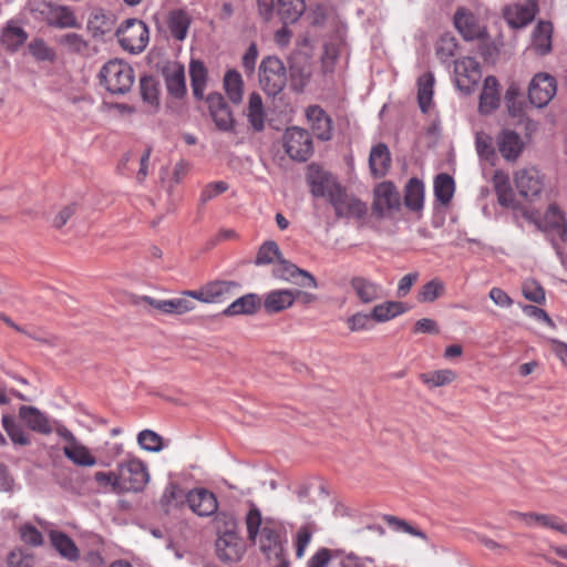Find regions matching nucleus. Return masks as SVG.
I'll use <instances>...</instances> for the list:
<instances>
[{"instance_id": "obj_23", "label": "nucleus", "mask_w": 567, "mask_h": 567, "mask_svg": "<svg viewBox=\"0 0 567 567\" xmlns=\"http://www.w3.org/2000/svg\"><path fill=\"white\" fill-rule=\"evenodd\" d=\"M19 416L22 422L34 432L50 434L53 431L49 417L34 406H20Z\"/></svg>"}, {"instance_id": "obj_48", "label": "nucleus", "mask_w": 567, "mask_h": 567, "mask_svg": "<svg viewBox=\"0 0 567 567\" xmlns=\"http://www.w3.org/2000/svg\"><path fill=\"white\" fill-rule=\"evenodd\" d=\"M137 443L141 449L148 452H159L163 449V439L152 430H143L137 434Z\"/></svg>"}, {"instance_id": "obj_19", "label": "nucleus", "mask_w": 567, "mask_h": 567, "mask_svg": "<svg viewBox=\"0 0 567 567\" xmlns=\"http://www.w3.org/2000/svg\"><path fill=\"white\" fill-rule=\"evenodd\" d=\"M190 297L184 296L182 297L158 300L152 297L145 296L143 300L151 306L152 308L158 310L164 315H176L182 316L187 312H190L195 309V303L189 299Z\"/></svg>"}, {"instance_id": "obj_41", "label": "nucleus", "mask_w": 567, "mask_h": 567, "mask_svg": "<svg viewBox=\"0 0 567 567\" xmlns=\"http://www.w3.org/2000/svg\"><path fill=\"white\" fill-rule=\"evenodd\" d=\"M424 186L422 181L411 178L405 186L404 203L411 210H420L423 206Z\"/></svg>"}, {"instance_id": "obj_38", "label": "nucleus", "mask_w": 567, "mask_h": 567, "mask_svg": "<svg viewBox=\"0 0 567 567\" xmlns=\"http://www.w3.org/2000/svg\"><path fill=\"white\" fill-rule=\"evenodd\" d=\"M505 104L512 117L520 118L525 115L526 103L522 99L520 87L512 82L505 92Z\"/></svg>"}, {"instance_id": "obj_7", "label": "nucleus", "mask_w": 567, "mask_h": 567, "mask_svg": "<svg viewBox=\"0 0 567 567\" xmlns=\"http://www.w3.org/2000/svg\"><path fill=\"white\" fill-rule=\"evenodd\" d=\"M287 72L282 61L267 56L259 66V83L268 95H277L286 86Z\"/></svg>"}, {"instance_id": "obj_42", "label": "nucleus", "mask_w": 567, "mask_h": 567, "mask_svg": "<svg viewBox=\"0 0 567 567\" xmlns=\"http://www.w3.org/2000/svg\"><path fill=\"white\" fill-rule=\"evenodd\" d=\"M303 11V0H278V14L284 24L296 22Z\"/></svg>"}, {"instance_id": "obj_51", "label": "nucleus", "mask_w": 567, "mask_h": 567, "mask_svg": "<svg viewBox=\"0 0 567 567\" xmlns=\"http://www.w3.org/2000/svg\"><path fill=\"white\" fill-rule=\"evenodd\" d=\"M347 326L350 332L369 331L373 328L371 313L355 312L347 319Z\"/></svg>"}, {"instance_id": "obj_34", "label": "nucleus", "mask_w": 567, "mask_h": 567, "mask_svg": "<svg viewBox=\"0 0 567 567\" xmlns=\"http://www.w3.org/2000/svg\"><path fill=\"white\" fill-rule=\"evenodd\" d=\"M434 197L442 206H447L455 192V182L446 173L439 174L433 182Z\"/></svg>"}, {"instance_id": "obj_61", "label": "nucleus", "mask_w": 567, "mask_h": 567, "mask_svg": "<svg viewBox=\"0 0 567 567\" xmlns=\"http://www.w3.org/2000/svg\"><path fill=\"white\" fill-rule=\"evenodd\" d=\"M311 530L307 526L299 528L296 537V556L298 558L303 557L305 550L311 540Z\"/></svg>"}, {"instance_id": "obj_4", "label": "nucleus", "mask_w": 567, "mask_h": 567, "mask_svg": "<svg viewBox=\"0 0 567 567\" xmlns=\"http://www.w3.org/2000/svg\"><path fill=\"white\" fill-rule=\"evenodd\" d=\"M100 78L102 84L112 94H124L128 92L134 83V71L132 66L123 60H110L101 71Z\"/></svg>"}, {"instance_id": "obj_26", "label": "nucleus", "mask_w": 567, "mask_h": 567, "mask_svg": "<svg viewBox=\"0 0 567 567\" xmlns=\"http://www.w3.org/2000/svg\"><path fill=\"white\" fill-rule=\"evenodd\" d=\"M492 181L498 204L506 208L515 207L516 199L508 174L504 171H495Z\"/></svg>"}, {"instance_id": "obj_57", "label": "nucleus", "mask_w": 567, "mask_h": 567, "mask_svg": "<svg viewBox=\"0 0 567 567\" xmlns=\"http://www.w3.org/2000/svg\"><path fill=\"white\" fill-rule=\"evenodd\" d=\"M9 567H34L35 557L28 550L17 549L8 556Z\"/></svg>"}, {"instance_id": "obj_5", "label": "nucleus", "mask_w": 567, "mask_h": 567, "mask_svg": "<svg viewBox=\"0 0 567 567\" xmlns=\"http://www.w3.org/2000/svg\"><path fill=\"white\" fill-rule=\"evenodd\" d=\"M116 37L123 50L137 54L147 47L150 31L142 20L127 19L117 29Z\"/></svg>"}, {"instance_id": "obj_31", "label": "nucleus", "mask_w": 567, "mask_h": 567, "mask_svg": "<svg viewBox=\"0 0 567 567\" xmlns=\"http://www.w3.org/2000/svg\"><path fill=\"white\" fill-rule=\"evenodd\" d=\"M261 307L260 299L255 293H247L235 301H233L227 308L223 310V315L226 317H234L239 315H254Z\"/></svg>"}, {"instance_id": "obj_24", "label": "nucleus", "mask_w": 567, "mask_h": 567, "mask_svg": "<svg viewBox=\"0 0 567 567\" xmlns=\"http://www.w3.org/2000/svg\"><path fill=\"white\" fill-rule=\"evenodd\" d=\"M192 17L185 9H173L167 13L166 24L173 39L183 41L188 34Z\"/></svg>"}, {"instance_id": "obj_50", "label": "nucleus", "mask_w": 567, "mask_h": 567, "mask_svg": "<svg viewBox=\"0 0 567 567\" xmlns=\"http://www.w3.org/2000/svg\"><path fill=\"white\" fill-rule=\"evenodd\" d=\"M280 259V250H279V246L272 241V240H269V241H266L264 243L258 252H257V257H256V265H269L271 262H274L275 260H279Z\"/></svg>"}, {"instance_id": "obj_56", "label": "nucleus", "mask_w": 567, "mask_h": 567, "mask_svg": "<svg viewBox=\"0 0 567 567\" xmlns=\"http://www.w3.org/2000/svg\"><path fill=\"white\" fill-rule=\"evenodd\" d=\"M565 220V215L558 206L550 204L543 216L542 224L546 229L556 230Z\"/></svg>"}, {"instance_id": "obj_32", "label": "nucleus", "mask_w": 567, "mask_h": 567, "mask_svg": "<svg viewBox=\"0 0 567 567\" xmlns=\"http://www.w3.org/2000/svg\"><path fill=\"white\" fill-rule=\"evenodd\" d=\"M371 173L375 177H383L391 165V155L388 146L380 143L372 147L369 157Z\"/></svg>"}, {"instance_id": "obj_43", "label": "nucleus", "mask_w": 567, "mask_h": 567, "mask_svg": "<svg viewBox=\"0 0 567 567\" xmlns=\"http://www.w3.org/2000/svg\"><path fill=\"white\" fill-rule=\"evenodd\" d=\"M2 426L9 435L12 443L18 445L30 444V437L23 427L16 421L14 416L6 414L2 416Z\"/></svg>"}, {"instance_id": "obj_18", "label": "nucleus", "mask_w": 567, "mask_h": 567, "mask_svg": "<svg viewBox=\"0 0 567 567\" xmlns=\"http://www.w3.org/2000/svg\"><path fill=\"white\" fill-rule=\"evenodd\" d=\"M187 504L198 516H210L215 514L218 508L215 494L206 488H196L188 492Z\"/></svg>"}, {"instance_id": "obj_8", "label": "nucleus", "mask_w": 567, "mask_h": 567, "mask_svg": "<svg viewBox=\"0 0 567 567\" xmlns=\"http://www.w3.org/2000/svg\"><path fill=\"white\" fill-rule=\"evenodd\" d=\"M118 474L123 493L141 492L144 489L150 480L146 464L132 456L118 464Z\"/></svg>"}, {"instance_id": "obj_11", "label": "nucleus", "mask_w": 567, "mask_h": 567, "mask_svg": "<svg viewBox=\"0 0 567 567\" xmlns=\"http://www.w3.org/2000/svg\"><path fill=\"white\" fill-rule=\"evenodd\" d=\"M284 147L288 156L298 162H306L313 152L312 138L309 132L298 126L286 130Z\"/></svg>"}, {"instance_id": "obj_46", "label": "nucleus", "mask_w": 567, "mask_h": 567, "mask_svg": "<svg viewBox=\"0 0 567 567\" xmlns=\"http://www.w3.org/2000/svg\"><path fill=\"white\" fill-rule=\"evenodd\" d=\"M28 39L27 32L12 24H8L1 35L2 44L11 51L18 50Z\"/></svg>"}, {"instance_id": "obj_25", "label": "nucleus", "mask_w": 567, "mask_h": 567, "mask_svg": "<svg viewBox=\"0 0 567 567\" xmlns=\"http://www.w3.org/2000/svg\"><path fill=\"white\" fill-rule=\"evenodd\" d=\"M295 303V296L290 289H276L265 295L262 306L268 313L281 312Z\"/></svg>"}, {"instance_id": "obj_35", "label": "nucleus", "mask_w": 567, "mask_h": 567, "mask_svg": "<svg viewBox=\"0 0 567 567\" xmlns=\"http://www.w3.org/2000/svg\"><path fill=\"white\" fill-rule=\"evenodd\" d=\"M50 539L52 546L63 558L70 561H75L79 559L80 550L66 534L53 530L50 533Z\"/></svg>"}, {"instance_id": "obj_45", "label": "nucleus", "mask_w": 567, "mask_h": 567, "mask_svg": "<svg viewBox=\"0 0 567 567\" xmlns=\"http://www.w3.org/2000/svg\"><path fill=\"white\" fill-rule=\"evenodd\" d=\"M189 74L194 95L197 99H203L207 78V71L204 63L200 61H192Z\"/></svg>"}, {"instance_id": "obj_20", "label": "nucleus", "mask_w": 567, "mask_h": 567, "mask_svg": "<svg viewBox=\"0 0 567 567\" xmlns=\"http://www.w3.org/2000/svg\"><path fill=\"white\" fill-rule=\"evenodd\" d=\"M524 4H511L504 9V18L507 23L514 28L519 29L526 27L532 22L536 14V0H525Z\"/></svg>"}, {"instance_id": "obj_3", "label": "nucleus", "mask_w": 567, "mask_h": 567, "mask_svg": "<svg viewBox=\"0 0 567 567\" xmlns=\"http://www.w3.org/2000/svg\"><path fill=\"white\" fill-rule=\"evenodd\" d=\"M218 538L216 551L224 561H237L244 553V544L237 533V523L231 515L220 513L217 516Z\"/></svg>"}, {"instance_id": "obj_49", "label": "nucleus", "mask_w": 567, "mask_h": 567, "mask_svg": "<svg viewBox=\"0 0 567 567\" xmlns=\"http://www.w3.org/2000/svg\"><path fill=\"white\" fill-rule=\"evenodd\" d=\"M141 95L152 106L158 105V85L153 76H143L140 81Z\"/></svg>"}, {"instance_id": "obj_9", "label": "nucleus", "mask_w": 567, "mask_h": 567, "mask_svg": "<svg viewBox=\"0 0 567 567\" xmlns=\"http://www.w3.org/2000/svg\"><path fill=\"white\" fill-rule=\"evenodd\" d=\"M239 288L240 285L237 281L214 280L197 290H184L183 295L204 303H218L229 298Z\"/></svg>"}, {"instance_id": "obj_29", "label": "nucleus", "mask_w": 567, "mask_h": 567, "mask_svg": "<svg viewBox=\"0 0 567 567\" xmlns=\"http://www.w3.org/2000/svg\"><path fill=\"white\" fill-rule=\"evenodd\" d=\"M499 106L498 81L489 75L484 81L483 91L480 95L478 110L482 114H489Z\"/></svg>"}, {"instance_id": "obj_22", "label": "nucleus", "mask_w": 567, "mask_h": 567, "mask_svg": "<svg viewBox=\"0 0 567 567\" xmlns=\"http://www.w3.org/2000/svg\"><path fill=\"white\" fill-rule=\"evenodd\" d=\"M501 155L508 162H515L525 148L520 135L512 130H504L497 137Z\"/></svg>"}, {"instance_id": "obj_16", "label": "nucleus", "mask_w": 567, "mask_h": 567, "mask_svg": "<svg viewBox=\"0 0 567 567\" xmlns=\"http://www.w3.org/2000/svg\"><path fill=\"white\" fill-rule=\"evenodd\" d=\"M274 275L287 281H295L301 287L317 288L318 286L316 278L311 274L284 259L278 260L274 268Z\"/></svg>"}, {"instance_id": "obj_63", "label": "nucleus", "mask_w": 567, "mask_h": 567, "mask_svg": "<svg viewBox=\"0 0 567 567\" xmlns=\"http://www.w3.org/2000/svg\"><path fill=\"white\" fill-rule=\"evenodd\" d=\"M489 298L502 308H509L513 305L512 298L501 288L494 287L489 291Z\"/></svg>"}, {"instance_id": "obj_10", "label": "nucleus", "mask_w": 567, "mask_h": 567, "mask_svg": "<svg viewBox=\"0 0 567 567\" xmlns=\"http://www.w3.org/2000/svg\"><path fill=\"white\" fill-rule=\"evenodd\" d=\"M56 435L65 441L63 446L64 456L78 466H94L96 457L91 453L89 447L83 445L75 435L64 425L58 424L54 429Z\"/></svg>"}, {"instance_id": "obj_55", "label": "nucleus", "mask_w": 567, "mask_h": 567, "mask_svg": "<svg viewBox=\"0 0 567 567\" xmlns=\"http://www.w3.org/2000/svg\"><path fill=\"white\" fill-rule=\"evenodd\" d=\"M522 292L527 300L535 303H543L545 301V290L539 282L534 279L524 281Z\"/></svg>"}, {"instance_id": "obj_17", "label": "nucleus", "mask_w": 567, "mask_h": 567, "mask_svg": "<svg viewBox=\"0 0 567 567\" xmlns=\"http://www.w3.org/2000/svg\"><path fill=\"white\" fill-rule=\"evenodd\" d=\"M454 24L465 40H482L486 35L485 28L477 18L465 9H460L454 16Z\"/></svg>"}, {"instance_id": "obj_59", "label": "nucleus", "mask_w": 567, "mask_h": 567, "mask_svg": "<svg viewBox=\"0 0 567 567\" xmlns=\"http://www.w3.org/2000/svg\"><path fill=\"white\" fill-rule=\"evenodd\" d=\"M228 189L227 183L219 181L207 184L200 193V202L203 204L212 200Z\"/></svg>"}, {"instance_id": "obj_54", "label": "nucleus", "mask_w": 567, "mask_h": 567, "mask_svg": "<svg viewBox=\"0 0 567 567\" xmlns=\"http://www.w3.org/2000/svg\"><path fill=\"white\" fill-rule=\"evenodd\" d=\"M456 49L457 43L455 38L450 34H444L436 44V55L441 61H447L454 56Z\"/></svg>"}, {"instance_id": "obj_44", "label": "nucleus", "mask_w": 567, "mask_h": 567, "mask_svg": "<svg viewBox=\"0 0 567 567\" xmlns=\"http://www.w3.org/2000/svg\"><path fill=\"white\" fill-rule=\"evenodd\" d=\"M187 503V494L176 484H169L161 498V504L166 512L177 508Z\"/></svg>"}, {"instance_id": "obj_28", "label": "nucleus", "mask_w": 567, "mask_h": 567, "mask_svg": "<svg viewBox=\"0 0 567 567\" xmlns=\"http://www.w3.org/2000/svg\"><path fill=\"white\" fill-rule=\"evenodd\" d=\"M44 22L59 29L78 28L80 25L74 11L70 7L58 4H53L52 9L49 10Z\"/></svg>"}, {"instance_id": "obj_53", "label": "nucleus", "mask_w": 567, "mask_h": 567, "mask_svg": "<svg viewBox=\"0 0 567 567\" xmlns=\"http://www.w3.org/2000/svg\"><path fill=\"white\" fill-rule=\"evenodd\" d=\"M457 379V373L452 369H440L427 373V384L431 386H445Z\"/></svg>"}, {"instance_id": "obj_21", "label": "nucleus", "mask_w": 567, "mask_h": 567, "mask_svg": "<svg viewBox=\"0 0 567 567\" xmlns=\"http://www.w3.org/2000/svg\"><path fill=\"white\" fill-rule=\"evenodd\" d=\"M207 104L216 126L221 131H229L234 126L233 113L219 93L207 96Z\"/></svg>"}, {"instance_id": "obj_62", "label": "nucleus", "mask_w": 567, "mask_h": 567, "mask_svg": "<svg viewBox=\"0 0 567 567\" xmlns=\"http://www.w3.org/2000/svg\"><path fill=\"white\" fill-rule=\"evenodd\" d=\"M76 206L74 204H70L64 206L53 218L52 225L55 228H62L70 218L75 214Z\"/></svg>"}, {"instance_id": "obj_40", "label": "nucleus", "mask_w": 567, "mask_h": 567, "mask_svg": "<svg viewBox=\"0 0 567 567\" xmlns=\"http://www.w3.org/2000/svg\"><path fill=\"white\" fill-rule=\"evenodd\" d=\"M224 89L233 103L239 104L243 101L244 82L238 71L229 70L225 74Z\"/></svg>"}, {"instance_id": "obj_37", "label": "nucleus", "mask_w": 567, "mask_h": 567, "mask_svg": "<svg viewBox=\"0 0 567 567\" xmlns=\"http://www.w3.org/2000/svg\"><path fill=\"white\" fill-rule=\"evenodd\" d=\"M553 25L550 22L540 21L533 32V47L535 51L545 55L551 50Z\"/></svg>"}, {"instance_id": "obj_39", "label": "nucleus", "mask_w": 567, "mask_h": 567, "mask_svg": "<svg viewBox=\"0 0 567 567\" xmlns=\"http://www.w3.org/2000/svg\"><path fill=\"white\" fill-rule=\"evenodd\" d=\"M406 307L400 301H386L373 307L371 316L375 322H386L406 311Z\"/></svg>"}, {"instance_id": "obj_47", "label": "nucleus", "mask_w": 567, "mask_h": 567, "mask_svg": "<svg viewBox=\"0 0 567 567\" xmlns=\"http://www.w3.org/2000/svg\"><path fill=\"white\" fill-rule=\"evenodd\" d=\"M56 41L70 53L84 54L89 49L87 41L73 32L61 35Z\"/></svg>"}, {"instance_id": "obj_15", "label": "nucleus", "mask_w": 567, "mask_h": 567, "mask_svg": "<svg viewBox=\"0 0 567 567\" xmlns=\"http://www.w3.org/2000/svg\"><path fill=\"white\" fill-rule=\"evenodd\" d=\"M513 519L519 520L526 526L538 525L545 528L557 530L567 535V523L556 515L538 514V513H520L513 511L509 513Z\"/></svg>"}, {"instance_id": "obj_14", "label": "nucleus", "mask_w": 567, "mask_h": 567, "mask_svg": "<svg viewBox=\"0 0 567 567\" xmlns=\"http://www.w3.org/2000/svg\"><path fill=\"white\" fill-rule=\"evenodd\" d=\"M305 114L308 125L318 140L330 141L332 138V118L321 106L309 105Z\"/></svg>"}, {"instance_id": "obj_12", "label": "nucleus", "mask_w": 567, "mask_h": 567, "mask_svg": "<svg viewBox=\"0 0 567 567\" xmlns=\"http://www.w3.org/2000/svg\"><path fill=\"white\" fill-rule=\"evenodd\" d=\"M557 91L556 79L548 73H537L528 86V99L536 107L546 106L555 96Z\"/></svg>"}, {"instance_id": "obj_36", "label": "nucleus", "mask_w": 567, "mask_h": 567, "mask_svg": "<svg viewBox=\"0 0 567 567\" xmlns=\"http://www.w3.org/2000/svg\"><path fill=\"white\" fill-rule=\"evenodd\" d=\"M350 286L363 303H370L380 297L379 286L364 277H353Z\"/></svg>"}, {"instance_id": "obj_58", "label": "nucleus", "mask_w": 567, "mask_h": 567, "mask_svg": "<svg viewBox=\"0 0 567 567\" xmlns=\"http://www.w3.org/2000/svg\"><path fill=\"white\" fill-rule=\"evenodd\" d=\"M30 53L39 61H53L55 52L47 45L42 39H37L29 44Z\"/></svg>"}, {"instance_id": "obj_13", "label": "nucleus", "mask_w": 567, "mask_h": 567, "mask_svg": "<svg viewBox=\"0 0 567 567\" xmlns=\"http://www.w3.org/2000/svg\"><path fill=\"white\" fill-rule=\"evenodd\" d=\"M454 75L457 87L470 92L482 78L481 66L473 58H462L454 63Z\"/></svg>"}, {"instance_id": "obj_30", "label": "nucleus", "mask_w": 567, "mask_h": 567, "mask_svg": "<svg viewBox=\"0 0 567 567\" xmlns=\"http://www.w3.org/2000/svg\"><path fill=\"white\" fill-rule=\"evenodd\" d=\"M374 208L383 213L400 205V195L394 185L390 182H383L374 190Z\"/></svg>"}, {"instance_id": "obj_2", "label": "nucleus", "mask_w": 567, "mask_h": 567, "mask_svg": "<svg viewBox=\"0 0 567 567\" xmlns=\"http://www.w3.org/2000/svg\"><path fill=\"white\" fill-rule=\"evenodd\" d=\"M310 185L315 196L329 199L338 217L360 218L365 215V204L349 196L332 175L323 172L311 174Z\"/></svg>"}, {"instance_id": "obj_60", "label": "nucleus", "mask_w": 567, "mask_h": 567, "mask_svg": "<svg viewBox=\"0 0 567 567\" xmlns=\"http://www.w3.org/2000/svg\"><path fill=\"white\" fill-rule=\"evenodd\" d=\"M21 539L29 545L39 546L43 542L42 534L32 525H23L20 528Z\"/></svg>"}, {"instance_id": "obj_6", "label": "nucleus", "mask_w": 567, "mask_h": 567, "mask_svg": "<svg viewBox=\"0 0 567 567\" xmlns=\"http://www.w3.org/2000/svg\"><path fill=\"white\" fill-rule=\"evenodd\" d=\"M513 181L518 194L528 202L539 200L546 188V176L535 166L518 168Z\"/></svg>"}, {"instance_id": "obj_64", "label": "nucleus", "mask_w": 567, "mask_h": 567, "mask_svg": "<svg viewBox=\"0 0 567 567\" xmlns=\"http://www.w3.org/2000/svg\"><path fill=\"white\" fill-rule=\"evenodd\" d=\"M330 559V550L328 548H321L309 559L308 567H327Z\"/></svg>"}, {"instance_id": "obj_27", "label": "nucleus", "mask_w": 567, "mask_h": 567, "mask_svg": "<svg viewBox=\"0 0 567 567\" xmlns=\"http://www.w3.org/2000/svg\"><path fill=\"white\" fill-rule=\"evenodd\" d=\"M163 74L169 94L182 97L186 92L184 66L179 63H171L164 68Z\"/></svg>"}, {"instance_id": "obj_1", "label": "nucleus", "mask_w": 567, "mask_h": 567, "mask_svg": "<svg viewBox=\"0 0 567 567\" xmlns=\"http://www.w3.org/2000/svg\"><path fill=\"white\" fill-rule=\"evenodd\" d=\"M245 524L248 539L258 544L267 558L281 559L286 528L279 519L262 517L259 508L251 506L245 517Z\"/></svg>"}, {"instance_id": "obj_33", "label": "nucleus", "mask_w": 567, "mask_h": 567, "mask_svg": "<svg viewBox=\"0 0 567 567\" xmlns=\"http://www.w3.org/2000/svg\"><path fill=\"white\" fill-rule=\"evenodd\" d=\"M246 116L254 131L261 132L265 128L266 114L262 99L256 92L249 95Z\"/></svg>"}, {"instance_id": "obj_52", "label": "nucleus", "mask_w": 567, "mask_h": 567, "mask_svg": "<svg viewBox=\"0 0 567 567\" xmlns=\"http://www.w3.org/2000/svg\"><path fill=\"white\" fill-rule=\"evenodd\" d=\"M94 480L100 486L109 488L113 493L123 494L118 472H96Z\"/></svg>"}]
</instances>
